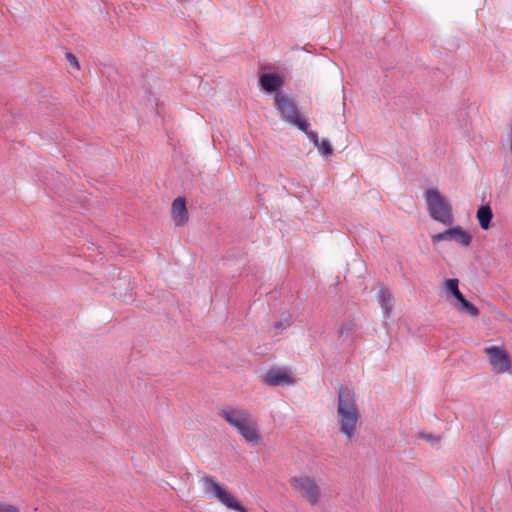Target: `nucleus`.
<instances>
[{
	"label": "nucleus",
	"mask_w": 512,
	"mask_h": 512,
	"mask_svg": "<svg viewBox=\"0 0 512 512\" xmlns=\"http://www.w3.org/2000/svg\"><path fill=\"white\" fill-rule=\"evenodd\" d=\"M361 413L356 403V395L348 386L338 389L337 419L339 431L348 440L355 437L360 422Z\"/></svg>",
	"instance_id": "f257e3e1"
},
{
	"label": "nucleus",
	"mask_w": 512,
	"mask_h": 512,
	"mask_svg": "<svg viewBox=\"0 0 512 512\" xmlns=\"http://www.w3.org/2000/svg\"><path fill=\"white\" fill-rule=\"evenodd\" d=\"M219 415L234 428L243 439L252 445H258L261 436L257 428V422L251 413L240 407L226 406Z\"/></svg>",
	"instance_id": "f03ea898"
},
{
	"label": "nucleus",
	"mask_w": 512,
	"mask_h": 512,
	"mask_svg": "<svg viewBox=\"0 0 512 512\" xmlns=\"http://www.w3.org/2000/svg\"><path fill=\"white\" fill-rule=\"evenodd\" d=\"M425 200L429 215L434 221L445 226H451L454 223L452 205L437 189H428L425 192Z\"/></svg>",
	"instance_id": "7ed1b4c3"
},
{
	"label": "nucleus",
	"mask_w": 512,
	"mask_h": 512,
	"mask_svg": "<svg viewBox=\"0 0 512 512\" xmlns=\"http://www.w3.org/2000/svg\"><path fill=\"white\" fill-rule=\"evenodd\" d=\"M200 482L205 494L215 497L226 508L237 512H248L247 509L220 484L215 476L202 473Z\"/></svg>",
	"instance_id": "20e7f679"
},
{
	"label": "nucleus",
	"mask_w": 512,
	"mask_h": 512,
	"mask_svg": "<svg viewBox=\"0 0 512 512\" xmlns=\"http://www.w3.org/2000/svg\"><path fill=\"white\" fill-rule=\"evenodd\" d=\"M274 105L282 121L297 127L299 130L305 129V118L300 115L292 97L282 92H276Z\"/></svg>",
	"instance_id": "39448f33"
},
{
	"label": "nucleus",
	"mask_w": 512,
	"mask_h": 512,
	"mask_svg": "<svg viewBox=\"0 0 512 512\" xmlns=\"http://www.w3.org/2000/svg\"><path fill=\"white\" fill-rule=\"evenodd\" d=\"M291 486L312 506L319 503L321 489L314 478L309 476L293 477Z\"/></svg>",
	"instance_id": "423d86ee"
},
{
	"label": "nucleus",
	"mask_w": 512,
	"mask_h": 512,
	"mask_svg": "<svg viewBox=\"0 0 512 512\" xmlns=\"http://www.w3.org/2000/svg\"><path fill=\"white\" fill-rule=\"evenodd\" d=\"M484 352L489 356V362L496 373H506L511 368V360L502 347L490 346L484 349Z\"/></svg>",
	"instance_id": "0eeeda50"
},
{
	"label": "nucleus",
	"mask_w": 512,
	"mask_h": 512,
	"mask_svg": "<svg viewBox=\"0 0 512 512\" xmlns=\"http://www.w3.org/2000/svg\"><path fill=\"white\" fill-rule=\"evenodd\" d=\"M262 381L272 387L289 386L295 383L291 370L286 367H272L265 373Z\"/></svg>",
	"instance_id": "6e6552de"
},
{
	"label": "nucleus",
	"mask_w": 512,
	"mask_h": 512,
	"mask_svg": "<svg viewBox=\"0 0 512 512\" xmlns=\"http://www.w3.org/2000/svg\"><path fill=\"white\" fill-rule=\"evenodd\" d=\"M431 240H432L433 244H437L441 241L453 240V241L460 243L462 246L467 247L470 245V243L472 241V237L468 232L463 230L462 227L455 226V227L449 228L448 230H446L444 232L432 235Z\"/></svg>",
	"instance_id": "1a4fd4ad"
},
{
	"label": "nucleus",
	"mask_w": 512,
	"mask_h": 512,
	"mask_svg": "<svg viewBox=\"0 0 512 512\" xmlns=\"http://www.w3.org/2000/svg\"><path fill=\"white\" fill-rule=\"evenodd\" d=\"M283 83V78L274 73H264L259 78V84L266 92H278Z\"/></svg>",
	"instance_id": "9d476101"
},
{
	"label": "nucleus",
	"mask_w": 512,
	"mask_h": 512,
	"mask_svg": "<svg viewBox=\"0 0 512 512\" xmlns=\"http://www.w3.org/2000/svg\"><path fill=\"white\" fill-rule=\"evenodd\" d=\"M172 215L176 226L183 225L188 219L185 199L178 197L172 203Z\"/></svg>",
	"instance_id": "9b49d317"
},
{
	"label": "nucleus",
	"mask_w": 512,
	"mask_h": 512,
	"mask_svg": "<svg viewBox=\"0 0 512 512\" xmlns=\"http://www.w3.org/2000/svg\"><path fill=\"white\" fill-rule=\"evenodd\" d=\"M476 218L482 229L487 230L491 226V220L493 218V212L489 205H482L476 213Z\"/></svg>",
	"instance_id": "f8f14e48"
},
{
	"label": "nucleus",
	"mask_w": 512,
	"mask_h": 512,
	"mask_svg": "<svg viewBox=\"0 0 512 512\" xmlns=\"http://www.w3.org/2000/svg\"><path fill=\"white\" fill-rule=\"evenodd\" d=\"M379 304L383 310L385 317H389L393 308V297L388 289L381 287L378 293Z\"/></svg>",
	"instance_id": "ddd939ff"
},
{
	"label": "nucleus",
	"mask_w": 512,
	"mask_h": 512,
	"mask_svg": "<svg viewBox=\"0 0 512 512\" xmlns=\"http://www.w3.org/2000/svg\"><path fill=\"white\" fill-rule=\"evenodd\" d=\"M456 309L462 313H465V314L471 316V317H478L480 314L479 309L474 304H472L471 302L466 300L464 295L460 299L457 300Z\"/></svg>",
	"instance_id": "4468645a"
},
{
	"label": "nucleus",
	"mask_w": 512,
	"mask_h": 512,
	"mask_svg": "<svg viewBox=\"0 0 512 512\" xmlns=\"http://www.w3.org/2000/svg\"><path fill=\"white\" fill-rule=\"evenodd\" d=\"M354 328H355V323L353 320L348 319V320L343 321L338 330L339 339L346 340L352 334Z\"/></svg>",
	"instance_id": "2eb2a0df"
},
{
	"label": "nucleus",
	"mask_w": 512,
	"mask_h": 512,
	"mask_svg": "<svg viewBox=\"0 0 512 512\" xmlns=\"http://www.w3.org/2000/svg\"><path fill=\"white\" fill-rule=\"evenodd\" d=\"M459 281L458 279L456 278H453V279H448L446 282H445V288L446 290L451 293L456 300L460 299L463 294L462 292L459 290Z\"/></svg>",
	"instance_id": "dca6fc26"
},
{
	"label": "nucleus",
	"mask_w": 512,
	"mask_h": 512,
	"mask_svg": "<svg viewBox=\"0 0 512 512\" xmlns=\"http://www.w3.org/2000/svg\"><path fill=\"white\" fill-rule=\"evenodd\" d=\"M315 147L322 155L326 157H329L333 152L332 145L326 139L319 140L318 145H315Z\"/></svg>",
	"instance_id": "f3484780"
},
{
	"label": "nucleus",
	"mask_w": 512,
	"mask_h": 512,
	"mask_svg": "<svg viewBox=\"0 0 512 512\" xmlns=\"http://www.w3.org/2000/svg\"><path fill=\"white\" fill-rule=\"evenodd\" d=\"M417 438L423 439L426 442L430 443L431 445H437L440 443V440H441L440 436H436L432 433L423 432V431L418 432Z\"/></svg>",
	"instance_id": "a211bd4d"
},
{
	"label": "nucleus",
	"mask_w": 512,
	"mask_h": 512,
	"mask_svg": "<svg viewBox=\"0 0 512 512\" xmlns=\"http://www.w3.org/2000/svg\"><path fill=\"white\" fill-rule=\"evenodd\" d=\"M301 131L307 135L309 140L311 142H313L314 146L318 145V142L320 140L318 137V134L315 131L309 129V123L306 119H305V129L301 130Z\"/></svg>",
	"instance_id": "6ab92c4d"
},
{
	"label": "nucleus",
	"mask_w": 512,
	"mask_h": 512,
	"mask_svg": "<svg viewBox=\"0 0 512 512\" xmlns=\"http://www.w3.org/2000/svg\"><path fill=\"white\" fill-rule=\"evenodd\" d=\"M0 512H20V510L14 505L0 502Z\"/></svg>",
	"instance_id": "aec40b11"
},
{
	"label": "nucleus",
	"mask_w": 512,
	"mask_h": 512,
	"mask_svg": "<svg viewBox=\"0 0 512 512\" xmlns=\"http://www.w3.org/2000/svg\"><path fill=\"white\" fill-rule=\"evenodd\" d=\"M66 57L71 65H73L76 69H79V62L75 55L72 53H67Z\"/></svg>",
	"instance_id": "412c9836"
},
{
	"label": "nucleus",
	"mask_w": 512,
	"mask_h": 512,
	"mask_svg": "<svg viewBox=\"0 0 512 512\" xmlns=\"http://www.w3.org/2000/svg\"><path fill=\"white\" fill-rule=\"evenodd\" d=\"M282 324H283V323H282L281 321H278V322H276V323L274 324V328H275V329H278V328H280V327L282 326Z\"/></svg>",
	"instance_id": "4be33fe9"
}]
</instances>
